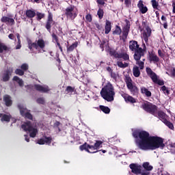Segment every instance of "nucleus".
<instances>
[{"instance_id": "f257e3e1", "label": "nucleus", "mask_w": 175, "mask_h": 175, "mask_svg": "<svg viewBox=\"0 0 175 175\" xmlns=\"http://www.w3.org/2000/svg\"><path fill=\"white\" fill-rule=\"evenodd\" d=\"M133 136L135 139V144L139 150L143 151L154 150L158 148L163 150L165 144L163 139L158 136H150V133L146 131H135Z\"/></svg>"}, {"instance_id": "f03ea898", "label": "nucleus", "mask_w": 175, "mask_h": 175, "mask_svg": "<svg viewBox=\"0 0 175 175\" xmlns=\"http://www.w3.org/2000/svg\"><path fill=\"white\" fill-rule=\"evenodd\" d=\"M124 22L126 25L124 26L122 29L121 27L118 25H116L115 30L113 31V35H121L120 36V40L123 42H126V39H128V36L129 35V31H131V22L128 19H125Z\"/></svg>"}, {"instance_id": "7ed1b4c3", "label": "nucleus", "mask_w": 175, "mask_h": 175, "mask_svg": "<svg viewBox=\"0 0 175 175\" xmlns=\"http://www.w3.org/2000/svg\"><path fill=\"white\" fill-rule=\"evenodd\" d=\"M100 95L107 102H113V100H114V96H116L114 86H113L110 82L107 83V85L102 88Z\"/></svg>"}, {"instance_id": "20e7f679", "label": "nucleus", "mask_w": 175, "mask_h": 175, "mask_svg": "<svg viewBox=\"0 0 175 175\" xmlns=\"http://www.w3.org/2000/svg\"><path fill=\"white\" fill-rule=\"evenodd\" d=\"M28 49L30 51H33V50H43L46 47V42L43 38H39L36 42H32V40H29L27 41Z\"/></svg>"}, {"instance_id": "39448f33", "label": "nucleus", "mask_w": 175, "mask_h": 175, "mask_svg": "<svg viewBox=\"0 0 175 175\" xmlns=\"http://www.w3.org/2000/svg\"><path fill=\"white\" fill-rule=\"evenodd\" d=\"M124 81L131 95L133 96H137V95H139V88H137L136 85H133V81H132V78H131L129 76H126Z\"/></svg>"}, {"instance_id": "423d86ee", "label": "nucleus", "mask_w": 175, "mask_h": 175, "mask_svg": "<svg viewBox=\"0 0 175 175\" xmlns=\"http://www.w3.org/2000/svg\"><path fill=\"white\" fill-rule=\"evenodd\" d=\"M21 128L25 131V132H29L31 137H36V135H38V129L32 126L31 121L25 122L21 125Z\"/></svg>"}, {"instance_id": "0eeeda50", "label": "nucleus", "mask_w": 175, "mask_h": 175, "mask_svg": "<svg viewBox=\"0 0 175 175\" xmlns=\"http://www.w3.org/2000/svg\"><path fill=\"white\" fill-rule=\"evenodd\" d=\"M18 110L20 111V114L21 117H23L25 120H29L30 121H33V116L31 113V110L27 109L24 105L18 104L17 105Z\"/></svg>"}, {"instance_id": "6e6552de", "label": "nucleus", "mask_w": 175, "mask_h": 175, "mask_svg": "<svg viewBox=\"0 0 175 175\" xmlns=\"http://www.w3.org/2000/svg\"><path fill=\"white\" fill-rule=\"evenodd\" d=\"M146 72L149 77H150L153 83H154V84H158V85H164L165 81H163V80L159 79L158 75H157V74L154 71H152L151 68L146 67Z\"/></svg>"}, {"instance_id": "1a4fd4ad", "label": "nucleus", "mask_w": 175, "mask_h": 175, "mask_svg": "<svg viewBox=\"0 0 175 175\" xmlns=\"http://www.w3.org/2000/svg\"><path fill=\"white\" fill-rule=\"evenodd\" d=\"M142 107L145 111L152 114V116H157V111H158V107L157 105L147 101L142 104Z\"/></svg>"}, {"instance_id": "9d476101", "label": "nucleus", "mask_w": 175, "mask_h": 175, "mask_svg": "<svg viewBox=\"0 0 175 175\" xmlns=\"http://www.w3.org/2000/svg\"><path fill=\"white\" fill-rule=\"evenodd\" d=\"M108 53L111 57H114V58H122L124 61H129V55L126 53H119L116 49H113L112 48L108 49Z\"/></svg>"}, {"instance_id": "9b49d317", "label": "nucleus", "mask_w": 175, "mask_h": 175, "mask_svg": "<svg viewBox=\"0 0 175 175\" xmlns=\"http://www.w3.org/2000/svg\"><path fill=\"white\" fill-rule=\"evenodd\" d=\"M65 16L70 20H75L77 17V13L75 12V5H70L66 8L64 12Z\"/></svg>"}, {"instance_id": "f8f14e48", "label": "nucleus", "mask_w": 175, "mask_h": 175, "mask_svg": "<svg viewBox=\"0 0 175 175\" xmlns=\"http://www.w3.org/2000/svg\"><path fill=\"white\" fill-rule=\"evenodd\" d=\"M79 149L81 151H86V152H89L90 154H96V152H98L99 150H96L94 145H90L87 142H85L83 145L79 146Z\"/></svg>"}, {"instance_id": "ddd939ff", "label": "nucleus", "mask_w": 175, "mask_h": 175, "mask_svg": "<svg viewBox=\"0 0 175 175\" xmlns=\"http://www.w3.org/2000/svg\"><path fill=\"white\" fill-rule=\"evenodd\" d=\"M53 13H51V12L50 11H48V17L45 25V28L46 29H47L48 32H51L52 25H55V22L53 19Z\"/></svg>"}, {"instance_id": "4468645a", "label": "nucleus", "mask_w": 175, "mask_h": 175, "mask_svg": "<svg viewBox=\"0 0 175 175\" xmlns=\"http://www.w3.org/2000/svg\"><path fill=\"white\" fill-rule=\"evenodd\" d=\"M129 167L133 174H142V169H143V167H142V165L136 163H131L129 165Z\"/></svg>"}, {"instance_id": "2eb2a0df", "label": "nucleus", "mask_w": 175, "mask_h": 175, "mask_svg": "<svg viewBox=\"0 0 175 175\" xmlns=\"http://www.w3.org/2000/svg\"><path fill=\"white\" fill-rule=\"evenodd\" d=\"M137 6L140 13H142V14H146V13H147V12H148V8H147L144 5V1H143V0H139L138 1Z\"/></svg>"}, {"instance_id": "dca6fc26", "label": "nucleus", "mask_w": 175, "mask_h": 175, "mask_svg": "<svg viewBox=\"0 0 175 175\" xmlns=\"http://www.w3.org/2000/svg\"><path fill=\"white\" fill-rule=\"evenodd\" d=\"M129 44V50H131V51H136L138 49H142L136 40H130Z\"/></svg>"}, {"instance_id": "f3484780", "label": "nucleus", "mask_w": 175, "mask_h": 175, "mask_svg": "<svg viewBox=\"0 0 175 175\" xmlns=\"http://www.w3.org/2000/svg\"><path fill=\"white\" fill-rule=\"evenodd\" d=\"M146 31L143 33L144 40L146 43H148V38L151 36V33H152V31L151 30V27L150 26L146 27Z\"/></svg>"}, {"instance_id": "a211bd4d", "label": "nucleus", "mask_w": 175, "mask_h": 175, "mask_svg": "<svg viewBox=\"0 0 175 175\" xmlns=\"http://www.w3.org/2000/svg\"><path fill=\"white\" fill-rule=\"evenodd\" d=\"M135 53L133 55V58L135 61H140V59L142 57H144V52H143V50L142 48H139L138 49L134 51Z\"/></svg>"}, {"instance_id": "6ab92c4d", "label": "nucleus", "mask_w": 175, "mask_h": 175, "mask_svg": "<svg viewBox=\"0 0 175 175\" xmlns=\"http://www.w3.org/2000/svg\"><path fill=\"white\" fill-rule=\"evenodd\" d=\"M34 88L36 90V91H38L39 92H43L44 94H46L50 91V88L49 86H44L40 84H35Z\"/></svg>"}, {"instance_id": "aec40b11", "label": "nucleus", "mask_w": 175, "mask_h": 175, "mask_svg": "<svg viewBox=\"0 0 175 175\" xmlns=\"http://www.w3.org/2000/svg\"><path fill=\"white\" fill-rule=\"evenodd\" d=\"M12 73H13L12 70H6L3 74L2 81H4V83H6V81H9L10 80V76H12Z\"/></svg>"}, {"instance_id": "412c9836", "label": "nucleus", "mask_w": 175, "mask_h": 175, "mask_svg": "<svg viewBox=\"0 0 175 175\" xmlns=\"http://www.w3.org/2000/svg\"><path fill=\"white\" fill-rule=\"evenodd\" d=\"M154 117H157V118L159 119L160 121H162V122H164L167 119H166V113L163 112V111H159L157 109L156 111V115L154 116Z\"/></svg>"}, {"instance_id": "4be33fe9", "label": "nucleus", "mask_w": 175, "mask_h": 175, "mask_svg": "<svg viewBox=\"0 0 175 175\" xmlns=\"http://www.w3.org/2000/svg\"><path fill=\"white\" fill-rule=\"evenodd\" d=\"M122 98H124L126 103H136L137 102L136 98H133L132 96L129 95L128 94H122Z\"/></svg>"}, {"instance_id": "5701e85b", "label": "nucleus", "mask_w": 175, "mask_h": 175, "mask_svg": "<svg viewBox=\"0 0 175 175\" xmlns=\"http://www.w3.org/2000/svg\"><path fill=\"white\" fill-rule=\"evenodd\" d=\"M3 102H5V106H7V107H10V106H12V105H13V100H12V97H10V95L5 94L3 96Z\"/></svg>"}, {"instance_id": "b1692460", "label": "nucleus", "mask_w": 175, "mask_h": 175, "mask_svg": "<svg viewBox=\"0 0 175 175\" xmlns=\"http://www.w3.org/2000/svg\"><path fill=\"white\" fill-rule=\"evenodd\" d=\"M149 61L150 62H153L154 64H157L159 62V58L157 54L154 53L149 52Z\"/></svg>"}, {"instance_id": "393cba45", "label": "nucleus", "mask_w": 175, "mask_h": 175, "mask_svg": "<svg viewBox=\"0 0 175 175\" xmlns=\"http://www.w3.org/2000/svg\"><path fill=\"white\" fill-rule=\"evenodd\" d=\"M9 53L10 52V47H8L5 44V43H3L0 41V54H2L3 53Z\"/></svg>"}, {"instance_id": "a878e982", "label": "nucleus", "mask_w": 175, "mask_h": 175, "mask_svg": "<svg viewBox=\"0 0 175 175\" xmlns=\"http://www.w3.org/2000/svg\"><path fill=\"white\" fill-rule=\"evenodd\" d=\"M1 21V23H8V24H10V25H14L15 24L14 19L8 16H2Z\"/></svg>"}, {"instance_id": "bb28decb", "label": "nucleus", "mask_w": 175, "mask_h": 175, "mask_svg": "<svg viewBox=\"0 0 175 175\" xmlns=\"http://www.w3.org/2000/svg\"><path fill=\"white\" fill-rule=\"evenodd\" d=\"M25 16L27 18H33L36 16V12L33 9L27 10Z\"/></svg>"}, {"instance_id": "cd10ccee", "label": "nucleus", "mask_w": 175, "mask_h": 175, "mask_svg": "<svg viewBox=\"0 0 175 175\" xmlns=\"http://www.w3.org/2000/svg\"><path fill=\"white\" fill-rule=\"evenodd\" d=\"M0 118H1V122H10V119L12 118V116L8 115V114L0 113Z\"/></svg>"}, {"instance_id": "c85d7f7f", "label": "nucleus", "mask_w": 175, "mask_h": 175, "mask_svg": "<svg viewBox=\"0 0 175 175\" xmlns=\"http://www.w3.org/2000/svg\"><path fill=\"white\" fill-rule=\"evenodd\" d=\"M77 46H79V42L76 41L69 46H67V53L69 54V53H72L75 49H77Z\"/></svg>"}, {"instance_id": "c756f323", "label": "nucleus", "mask_w": 175, "mask_h": 175, "mask_svg": "<svg viewBox=\"0 0 175 175\" xmlns=\"http://www.w3.org/2000/svg\"><path fill=\"white\" fill-rule=\"evenodd\" d=\"M105 29V35H108V33H110V31H111V22L107 20L106 21Z\"/></svg>"}, {"instance_id": "7c9ffc66", "label": "nucleus", "mask_w": 175, "mask_h": 175, "mask_svg": "<svg viewBox=\"0 0 175 175\" xmlns=\"http://www.w3.org/2000/svg\"><path fill=\"white\" fill-rule=\"evenodd\" d=\"M133 75L134 77H139L141 72H140V69H139V66H134L133 68Z\"/></svg>"}, {"instance_id": "2f4dec72", "label": "nucleus", "mask_w": 175, "mask_h": 175, "mask_svg": "<svg viewBox=\"0 0 175 175\" xmlns=\"http://www.w3.org/2000/svg\"><path fill=\"white\" fill-rule=\"evenodd\" d=\"M141 94H144L147 98H151V95H152L146 87L141 88Z\"/></svg>"}, {"instance_id": "473e14b6", "label": "nucleus", "mask_w": 175, "mask_h": 175, "mask_svg": "<svg viewBox=\"0 0 175 175\" xmlns=\"http://www.w3.org/2000/svg\"><path fill=\"white\" fill-rule=\"evenodd\" d=\"M14 81H16L18 83L19 87H24V81L23 79H20V77L17 76H14L12 79Z\"/></svg>"}, {"instance_id": "72a5a7b5", "label": "nucleus", "mask_w": 175, "mask_h": 175, "mask_svg": "<svg viewBox=\"0 0 175 175\" xmlns=\"http://www.w3.org/2000/svg\"><path fill=\"white\" fill-rule=\"evenodd\" d=\"M99 109L100 110H101V111H103V113H105V114H110L111 110L110 108H109V107L100 105Z\"/></svg>"}, {"instance_id": "f704fd0d", "label": "nucleus", "mask_w": 175, "mask_h": 175, "mask_svg": "<svg viewBox=\"0 0 175 175\" xmlns=\"http://www.w3.org/2000/svg\"><path fill=\"white\" fill-rule=\"evenodd\" d=\"M142 167H144V169H145V170H147V172H150V170H152V169H154V167L150 165V163L148 162L144 163Z\"/></svg>"}, {"instance_id": "c9c22d12", "label": "nucleus", "mask_w": 175, "mask_h": 175, "mask_svg": "<svg viewBox=\"0 0 175 175\" xmlns=\"http://www.w3.org/2000/svg\"><path fill=\"white\" fill-rule=\"evenodd\" d=\"M167 148L172 154H175V142H171L167 145Z\"/></svg>"}, {"instance_id": "e433bc0d", "label": "nucleus", "mask_w": 175, "mask_h": 175, "mask_svg": "<svg viewBox=\"0 0 175 175\" xmlns=\"http://www.w3.org/2000/svg\"><path fill=\"white\" fill-rule=\"evenodd\" d=\"M117 65L119 68H121L122 69H125V68H128L129 66V64L124 62L122 63V62H117Z\"/></svg>"}, {"instance_id": "4c0bfd02", "label": "nucleus", "mask_w": 175, "mask_h": 175, "mask_svg": "<svg viewBox=\"0 0 175 175\" xmlns=\"http://www.w3.org/2000/svg\"><path fill=\"white\" fill-rule=\"evenodd\" d=\"M66 94H72L76 92V88L72 86H67L65 90Z\"/></svg>"}, {"instance_id": "58836bf2", "label": "nucleus", "mask_w": 175, "mask_h": 175, "mask_svg": "<svg viewBox=\"0 0 175 175\" xmlns=\"http://www.w3.org/2000/svg\"><path fill=\"white\" fill-rule=\"evenodd\" d=\"M36 16L37 21H40V20H42V18H44V17L46 16V14H44L42 12H36Z\"/></svg>"}, {"instance_id": "ea45409f", "label": "nucleus", "mask_w": 175, "mask_h": 175, "mask_svg": "<svg viewBox=\"0 0 175 175\" xmlns=\"http://www.w3.org/2000/svg\"><path fill=\"white\" fill-rule=\"evenodd\" d=\"M163 122L166 126L169 127L170 129H172V131L174 130V125L170 121L167 120V119Z\"/></svg>"}, {"instance_id": "a19ab883", "label": "nucleus", "mask_w": 175, "mask_h": 175, "mask_svg": "<svg viewBox=\"0 0 175 175\" xmlns=\"http://www.w3.org/2000/svg\"><path fill=\"white\" fill-rule=\"evenodd\" d=\"M102 144H103V142H102L100 140L96 141L94 146V148H96V151H98V150H99V148H100V147H102Z\"/></svg>"}, {"instance_id": "79ce46f5", "label": "nucleus", "mask_w": 175, "mask_h": 175, "mask_svg": "<svg viewBox=\"0 0 175 175\" xmlns=\"http://www.w3.org/2000/svg\"><path fill=\"white\" fill-rule=\"evenodd\" d=\"M151 3L153 9H156L157 10H159V3L157 0H151Z\"/></svg>"}, {"instance_id": "37998d69", "label": "nucleus", "mask_w": 175, "mask_h": 175, "mask_svg": "<svg viewBox=\"0 0 175 175\" xmlns=\"http://www.w3.org/2000/svg\"><path fill=\"white\" fill-rule=\"evenodd\" d=\"M161 91H162L165 95H170V90H169V88H167L165 85H163L161 88Z\"/></svg>"}, {"instance_id": "c03bdc74", "label": "nucleus", "mask_w": 175, "mask_h": 175, "mask_svg": "<svg viewBox=\"0 0 175 175\" xmlns=\"http://www.w3.org/2000/svg\"><path fill=\"white\" fill-rule=\"evenodd\" d=\"M105 14V11H103V9L99 8L97 11V16H98V18L100 20H102L103 18V16Z\"/></svg>"}, {"instance_id": "a18cd8bd", "label": "nucleus", "mask_w": 175, "mask_h": 175, "mask_svg": "<svg viewBox=\"0 0 175 175\" xmlns=\"http://www.w3.org/2000/svg\"><path fill=\"white\" fill-rule=\"evenodd\" d=\"M44 140L45 144H48L49 146H50V144H51V142H53V137L44 136Z\"/></svg>"}, {"instance_id": "49530a36", "label": "nucleus", "mask_w": 175, "mask_h": 175, "mask_svg": "<svg viewBox=\"0 0 175 175\" xmlns=\"http://www.w3.org/2000/svg\"><path fill=\"white\" fill-rule=\"evenodd\" d=\"M136 65H138V66H139V69L141 70H143V69H144V62L137 60Z\"/></svg>"}, {"instance_id": "de8ad7c7", "label": "nucleus", "mask_w": 175, "mask_h": 175, "mask_svg": "<svg viewBox=\"0 0 175 175\" xmlns=\"http://www.w3.org/2000/svg\"><path fill=\"white\" fill-rule=\"evenodd\" d=\"M21 69L24 72H27V70L29 69V66L27 64V63H24L21 66Z\"/></svg>"}, {"instance_id": "09e8293b", "label": "nucleus", "mask_w": 175, "mask_h": 175, "mask_svg": "<svg viewBox=\"0 0 175 175\" xmlns=\"http://www.w3.org/2000/svg\"><path fill=\"white\" fill-rule=\"evenodd\" d=\"M37 103H38V105H44L45 101H44V98L43 97H40L37 98L36 100Z\"/></svg>"}, {"instance_id": "8fccbe9b", "label": "nucleus", "mask_w": 175, "mask_h": 175, "mask_svg": "<svg viewBox=\"0 0 175 175\" xmlns=\"http://www.w3.org/2000/svg\"><path fill=\"white\" fill-rule=\"evenodd\" d=\"M15 73L18 76H24V71L20 68L16 69Z\"/></svg>"}, {"instance_id": "3c124183", "label": "nucleus", "mask_w": 175, "mask_h": 175, "mask_svg": "<svg viewBox=\"0 0 175 175\" xmlns=\"http://www.w3.org/2000/svg\"><path fill=\"white\" fill-rule=\"evenodd\" d=\"M51 36L53 40L55 41V43H58V42H59V40L58 39V36L55 33H52Z\"/></svg>"}, {"instance_id": "603ef678", "label": "nucleus", "mask_w": 175, "mask_h": 175, "mask_svg": "<svg viewBox=\"0 0 175 175\" xmlns=\"http://www.w3.org/2000/svg\"><path fill=\"white\" fill-rule=\"evenodd\" d=\"M86 21L88 23H92V16L90 14H88L85 16Z\"/></svg>"}, {"instance_id": "864d4df0", "label": "nucleus", "mask_w": 175, "mask_h": 175, "mask_svg": "<svg viewBox=\"0 0 175 175\" xmlns=\"http://www.w3.org/2000/svg\"><path fill=\"white\" fill-rule=\"evenodd\" d=\"M142 27L143 28H142L141 27H139L140 31H143V29H146V27H148V25H147V21H142Z\"/></svg>"}, {"instance_id": "5fc2aeb1", "label": "nucleus", "mask_w": 175, "mask_h": 175, "mask_svg": "<svg viewBox=\"0 0 175 175\" xmlns=\"http://www.w3.org/2000/svg\"><path fill=\"white\" fill-rule=\"evenodd\" d=\"M37 144H40V146H43V144H45L44 138H41L38 139L37 142Z\"/></svg>"}, {"instance_id": "6e6d98bb", "label": "nucleus", "mask_w": 175, "mask_h": 175, "mask_svg": "<svg viewBox=\"0 0 175 175\" xmlns=\"http://www.w3.org/2000/svg\"><path fill=\"white\" fill-rule=\"evenodd\" d=\"M57 46L59 48L61 53H64V49H62V46H61V44L59 43V41H57V42H56V47Z\"/></svg>"}, {"instance_id": "4d7b16f0", "label": "nucleus", "mask_w": 175, "mask_h": 175, "mask_svg": "<svg viewBox=\"0 0 175 175\" xmlns=\"http://www.w3.org/2000/svg\"><path fill=\"white\" fill-rule=\"evenodd\" d=\"M110 76H111V77L112 78V79H113V80H117V74L116 73V72H111V73H110Z\"/></svg>"}, {"instance_id": "13d9d810", "label": "nucleus", "mask_w": 175, "mask_h": 175, "mask_svg": "<svg viewBox=\"0 0 175 175\" xmlns=\"http://www.w3.org/2000/svg\"><path fill=\"white\" fill-rule=\"evenodd\" d=\"M131 0H124V4L126 5V8H129L131 6Z\"/></svg>"}, {"instance_id": "bf43d9fd", "label": "nucleus", "mask_w": 175, "mask_h": 175, "mask_svg": "<svg viewBox=\"0 0 175 175\" xmlns=\"http://www.w3.org/2000/svg\"><path fill=\"white\" fill-rule=\"evenodd\" d=\"M105 1H107V0H96V3L98 5H102V6L105 5Z\"/></svg>"}, {"instance_id": "052dcab7", "label": "nucleus", "mask_w": 175, "mask_h": 175, "mask_svg": "<svg viewBox=\"0 0 175 175\" xmlns=\"http://www.w3.org/2000/svg\"><path fill=\"white\" fill-rule=\"evenodd\" d=\"M95 26H96V28H97V29L98 31H101V29L103 28L102 27V25H100L99 23H95Z\"/></svg>"}, {"instance_id": "680f3d73", "label": "nucleus", "mask_w": 175, "mask_h": 175, "mask_svg": "<svg viewBox=\"0 0 175 175\" xmlns=\"http://www.w3.org/2000/svg\"><path fill=\"white\" fill-rule=\"evenodd\" d=\"M20 49H21V40L20 41L18 40V44L16 46V50H20Z\"/></svg>"}, {"instance_id": "e2e57ef3", "label": "nucleus", "mask_w": 175, "mask_h": 175, "mask_svg": "<svg viewBox=\"0 0 175 175\" xmlns=\"http://www.w3.org/2000/svg\"><path fill=\"white\" fill-rule=\"evenodd\" d=\"M158 55L159 57H161V58H163V57H165V55L163 54V53H162V50L161 49L158 50Z\"/></svg>"}, {"instance_id": "0e129e2a", "label": "nucleus", "mask_w": 175, "mask_h": 175, "mask_svg": "<svg viewBox=\"0 0 175 175\" xmlns=\"http://www.w3.org/2000/svg\"><path fill=\"white\" fill-rule=\"evenodd\" d=\"M142 52L144 53L147 50V47L146 46V44L144 42L142 43Z\"/></svg>"}, {"instance_id": "69168bd1", "label": "nucleus", "mask_w": 175, "mask_h": 175, "mask_svg": "<svg viewBox=\"0 0 175 175\" xmlns=\"http://www.w3.org/2000/svg\"><path fill=\"white\" fill-rule=\"evenodd\" d=\"M8 38H9V39H11V40H14V34H13V33L9 34Z\"/></svg>"}, {"instance_id": "338daca9", "label": "nucleus", "mask_w": 175, "mask_h": 175, "mask_svg": "<svg viewBox=\"0 0 175 175\" xmlns=\"http://www.w3.org/2000/svg\"><path fill=\"white\" fill-rule=\"evenodd\" d=\"M172 13H175V0L172 1Z\"/></svg>"}, {"instance_id": "774afa93", "label": "nucleus", "mask_w": 175, "mask_h": 175, "mask_svg": "<svg viewBox=\"0 0 175 175\" xmlns=\"http://www.w3.org/2000/svg\"><path fill=\"white\" fill-rule=\"evenodd\" d=\"M171 75H172V77H175V68H174L172 69V70L171 71Z\"/></svg>"}]
</instances>
